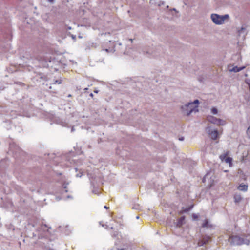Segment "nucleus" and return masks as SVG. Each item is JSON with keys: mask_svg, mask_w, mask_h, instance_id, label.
Segmentation results:
<instances>
[{"mask_svg": "<svg viewBox=\"0 0 250 250\" xmlns=\"http://www.w3.org/2000/svg\"><path fill=\"white\" fill-rule=\"evenodd\" d=\"M234 198H235V202H238L241 200L240 197H238V198L236 197H235Z\"/></svg>", "mask_w": 250, "mask_h": 250, "instance_id": "obj_21", "label": "nucleus"}, {"mask_svg": "<svg viewBox=\"0 0 250 250\" xmlns=\"http://www.w3.org/2000/svg\"><path fill=\"white\" fill-rule=\"evenodd\" d=\"M105 51L107 52H109V50L108 49H105Z\"/></svg>", "mask_w": 250, "mask_h": 250, "instance_id": "obj_32", "label": "nucleus"}, {"mask_svg": "<svg viewBox=\"0 0 250 250\" xmlns=\"http://www.w3.org/2000/svg\"><path fill=\"white\" fill-rule=\"evenodd\" d=\"M84 90L85 91H86V90H88V88H84Z\"/></svg>", "mask_w": 250, "mask_h": 250, "instance_id": "obj_33", "label": "nucleus"}, {"mask_svg": "<svg viewBox=\"0 0 250 250\" xmlns=\"http://www.w3.org/2000/svg\"><path fill=\"white\" fill-rule=\"evenodd\" d=\"M94 93H97L98 92V90H94Z\"/></svg>", "mask_w": 250, "mask_h": 250, "instance_id": "obj_29", "label": "nucleus"}, {"mask_svg": "<svg viewBox=\"0 0 250 250\" xmlns=\"http://www.w3.org/2000/svg\"><path fill=\"white\" fill-rule=\"evenodd\" d=\"M118 232L117 231H115L112 234V236L113 237H116L118 236Z\"/></svg>", "mask_w": 250, "mask_h": 250, "instance_id": "obj_18", "label": "nucleus"}, {"mask_svg": "<svg viewBox=\"0 0 250 250\" xmlns=\"http://www.w3.org/2000/svg\"><path fill=\"white\" fill-rule=\"evenodd\" d=\"M211 113L213 115H216L218 113V110L215 107H212L211 109Z\"/></svg>", "mask_w": 250, "mask_h": 250, "instance_id": "obj_14", "label": "nucleus"}, {"mask_svg": "<svg viewBox=\"0 0 250 250\" xmlns=\"http://www.w3.org/2000/svg\"><path fill=\"white\" fill-rule=\"evenodd\" d=\"M207 120L210 123L213 124L217 125L218 118H216V117L210 115L208 116Z\"/></svg>", "mask_w": 250, "mask_h": 250, "instance_id": "obj_5", "label": "nucleus"}, {"mask_svg": "<svg viewBox=\"0 0 250 250\" xmlns=\"http://www.w3.org/2000/svg\"><path fill=\"white\" fill-rule=\"evenodd\" d=\"M143 52L145 54L147 55H151L153 53V51L150 47L145 48L144 49Z\"/></svg>", "mask_w": 250, "mask_h": 250, "instance_id": "obj_8", "label": "nucleus"}, {"mask_svg": "<svg viewBox=\"0 0 250 250\" xmlns=\"http://www.w3.org/2000/svg\"><path fill=\"white\" fill-rule=\"evenodd\" d=\"M136 219H138L139 218V217L138 216H137L136 217Z\"/></svg>", "mask_w": 250, "mask_h": 250, "instance_id": "obj_34", "label": "nucleus"}, {"mask_svg": "<svg viewBox=\"0 0 250 250\" xmlns=\"http://www.w3.org/2000/svg\"><path fill=\"white\" fill-rule=\"evenodd\" d=\"M110 229H113V228L112 227H110Z\"/></svg>", "mask_w": 250, "mask_h": 250, "instance_id": "obj_36", "label": "nucleus"}, {"mask_svg": "<svg viewBox=\"0 0 250 250\" xmlns=\"http://www.w3.org/2000/svg\"><path fill=\"white\" fill-rule=\"evenodd\" d=\"M226 124V122L222 119H218L217 125H224Z\"/></svg>", "mask_w": 250, "mask_h": 250, "instance_id": "obj_11", "label": "nucleus"}, {"mask_svg": "<svg viewBox=\"0 0 250 250\" xmlns=\"http://www.w3.org/2000/svg\"><path fill=\"white\" fill-rule=\"evenodd\" d=\"M206 131L213 140H215L217 139L218 136V131L217 130H212L210 127H208L206 128Z\"/></svg>", "mask_w": 250, "mask_h": 250, "instance_id": "obj_4", "label": "nucleus"}, {"mask_svg": "<svg viewBox=\"0 0 250 250\" xmlns=\"http://www.w3.org/2000/svg\"><path fill=\"white\" fill-rule=\"evenodd\" d=\"M111 51H113V52H114V51H115V50L111 49Z\"/></svg>", "mask_w": 250, "mask_h": 250, "instance_id": "obj_35", "label": "nucleus"}, {"mask_svg": "<svg viewBox=\"0 0 250 250\" xmlns=\"http://www.w3.org/2000/svg\"><path fill=\"white\" fill-rule=\"evenodd\" d=\"M104 208H105V209H108L109 208H108V207H107L106 206H105L104 207Z\"/></svg>", "mask_w": 250, "mask_h": 250, "instance_id": "obj_30", "label": "nucleus"}, {"mask_svg": "<svg viewBox=\"0 0 250 250\" xmlns=\"http://www.w3.org/2000/svg\"><path fill=\"white\" fill-rule=\"evenodd\" d=\"M229 241L232 245H249L250 241L238 236H232L229 238Z\"/></svg>", "mask_w": 250, "mask_h": 250, "instance_id": "obj_2", "label": "nucleus"}, {"mask_svg": "<svg viewBox=\"0 0 250 250\" xmlns=\"http://www.w3.org/2000/svg\"><path fill=\"white\" fill-rule=\"evenodd\" d=\"M183 113L187 116L190 115L192 113H196L198 111L197 106L191 105V103H188L181 107Z\"/></svg>", "mask_w": 250, "mask_h": 250, "instance_id": "obj_1", "label": "nucleus"}, {"mask_svg": "<svg viewBox=\"0 0 250 250\" xmlns=\"http://www.w3.org/2000/svg\"><path fill=\"white\" fill-rule=\"evenodd\" d=\"M232 159L230 157H227L225 159V162L227 163V164H229V166L231 167L232 165Z\"/></svg>", "mask_w": 250, "mask_h": 250, "instance_id": "obj_10", "label": "nucleus"}, {"mask_svg": "<svg viewBox=\"0 0 250 250\" xmlns=\"http://www.w3.org/2000/svg\"><path fill=\"white\" fill-rule=\"evenodd\" d=\"M204 244H206V242H204V243H202L201 244H200V246H202Z\"/></svg>", "mask_w": 250, "mask_h": 250, "instance_id": "obj_31", "label": "nucleus"}, {"mask_svg": "<svg viewBox=\"0 0 250 250\" xmlns=\"http://www.w3.org/2000/svg\"><path fill=\"white\" fill-rule=\"evenodd\" d=\"M244 68V67H238L237 66H235L233 67L231 69H230L229 71L230 72H238L242 70Z\"/></svg>", "mask_w": 250, "mask_h": 250, "instance_id": "obj_9", "label": "nucleus"}, {"mask_svg": "<svg viewBox=\"0 0 250 250\" xmlns=\"http://www.w3.org/2000/svg\"><path fill=\"white\" fill-rule=\"evenodd\" d=\"M192 217H193L194 220H196V219H197L198 218V215H197L196 214H192Z\"/></svg>", "mask_w": 250, "mask_h": 250, "instance_id": "obj_19", "label": "nucleus"}, {"mask_svg": "<svg viewBox=\"0 0 250 250\" xmlns=\"http://www.w3.org/2000/svg\"><path fill=\"white\" fill-rule=\"evenodd\" d=\"M245 30V28L244 27H242L241 29L238 31L239 34H241L242 32V31Z\"/></svg>", "mask_w": 250, "mask_h": 250, "instance_id": "obj_20", "label": "nucleus"}, {"mask_svg": "<svg viewBox=\"0 0 250 250\" xmlns=\"http://www.w3.org/2000/svg\"><path fill=\"white\" fill-rule=\"evenodd\" d=\"M229 15L225 14L224 15H219L217 14H212L211 19L214 23L217 25H221L224 23L226 19L229 18Z\"/></svg>", "mask_w": 250, "mask_h": 250, "instance_id": "obj_3", "label": "nucleus"}, {"mask_svg": "<svg viewBox=\"0 0 250 250\" xmlns=\"http://www.w3.org/2000/svg\"><path fill=\"white\" fill-rule=\"evenodd\" d=\"M185 219L184 216L180 217L177 222L176 226L178 227H181L184 223Z\"/></svg>", "mask_w": 250, "mask_h": 250, "instance_id": "obj_7", "label": "nucleus"}, {"mask_svg": "<svg viewBox=\"0 0 250 250\" xmlns=\"http://www.w3.org/2000/svg\"><path fill=\"white\" fill-rule=\"evenodd\" d=\"M247 134L249 138H250V126L248 128L247 130Z\"/></svg>", "mask_w": 250, "mask_h": 250, "instance_id": "obj_16", "label": "nucleus"}, {"mask_svg": "<svg viewBox=\"0 0 250 250\" xmlns=\"http://www.w3.org/2000/svg\"><path fill=\"white\" fill-rule=\"evenodd\" d=\"M245 82L249 85V90L250 91V80L247 79L246 80Z\"/></svg>", "mask_w": 250, "mask_h": 250, "instance_id": "obj_17", "label": "nucleus"}, {"mask_svg": "<svg viewBox=\"0 0 250 250\" xmlns=\"http://www.w3.org/2000/svg\"><path fill=\"white\" fill-rule=\"evenodd\" d=\"M248 187L247 185L240 184L237 188L240 191L246 192L248 190Z\"/></svg>", "mask_w": 250, "mask_h": 250, "instance_id": "obj_6", "label": "nucleus"}, {"mask_svg": "<svg viewBox=\"0 0 250 250\" xmlns=\"http://www.w3.org/2000/svg\"><path fill=\"white\" fill-rule=\"evenodd\" d=\"M207 176H208V175H206V176L203 178V180H202L203 182H205V179L207 177Z\"/></svg>", "mask_w": 250, "mask_h": 250, "instance_id": "obj_26", "label": "nucleus"}, {"mask_svg": "<svg viewBox=\"0 0 250 250\" xmlns=\"http://www.w3.org/2000/svg\"><path fill=\"white\" fill-rule=\"evenodd\" d=\"M228 155V152H227L225 154H223L222 155H221L219 156L220 159L222 161H224L225 159L226 158V156Z\"/></svg>", "mask_w": 250, "mask_h": 250, "instance_id": "obj_13", "label": "nucleus"}, {"mask_svg": "<svg viewBox=\"0 0 250 250\" xmlns=\"http://www.w3.org/2000/svg\"><path fill=\"white\" fill-rule=\"evenodd\" d=\"M208 225V221L207 220H205L203 224H202L203 227H207Z\"/></svg>", "mask_w": 250, "mask_h": 250, "instance_id": "obj_15", "label": "nucleus"}, {"mask_svg": "<svg viewBox=\"0 0 250 250\" xmlns=\"http://www.w3.org/2000/svg\"><path fill=\"white\" fill-rule=\"evenodd\" d=\"M184 139V138L183 137H180L179 138V140H180V141H183Z\"/></svg>", "mask_w": 250, "mask_h": 250, "instance_id": "obj_27", "label": "nucleus"}, {"mask_svg": "<svg viewBox=\"0 0 250 250\" xmlns=\"http://www.w3.org/2000/svg\"><path fill=\"white\" fill-rule=\"evenodd\" d=\"M82 174H82V173H80L77 174L76 175V176L77 177H82Z\"/></svg>", "mask_w": 250, "mask_h": 250, "instance_id": "obj_22", "label": "nucleus"}, {"mask_svg": "<svg viewBox=\"0 0 250 250\" xmlns=\"http://www.w3.org/2000/svg\"><path fill=\"white\" fill-rule=\"evenodd\" d=\"M90 95V97H93V94L92 93H91L90 94V95Z\"/></svg>", "mask_w": 250, "mask_h": 250, "instance_id": "obj_28", "label": "nucleus"}, {"mask_svg": "<svg viewBox=\"0 0 250 250\" xmlns=\"http://www.w3.org/2000/svg\"><path fill=\"white\" fill-rule=\"evenodd\" d=\"M47 1L50 3H53L55 1L54 0H47Z\"/></svg>", "mask_w": 250, "mask_h": 250, "instance_id": "obj_23", "label": "nucleus"}, {"mask_svg": "<svg viewBox=\"0 0 250 250\" xmlns=\"http://www.w3.org/2000/svg\"><path fill=\"white\" fill-rule=\"evenodd\" d=\"M75 170H76V171H77V168H75Z\"/></svg>", "mask_w": 250, "mask_h": 250, "instance_id": "obj_37", "label": "nucleus"}, {"mask_svg": "<svg viewBox=\"0 0 250 250\" xmlns=\"http://www.w3.org/2000/svg\"><path fill=\"white\" fill-rule=\"evenodd\" d=\"M59 83V84H60V83H62V82H61V81H59V80H56V81H55V83Z\"/></svg>", "mask_w": 250, "mask_h": 250, "instance_id": "obj_24", "label": "nucleus"}, {"mask_svg": "<svg viewBox=\"0 0 250 250\" xmlns=\"http://www.w3.org/2000/svg\"><path fill=\"white\" fill-rule=\"evenodd\" d=\"M190 103H191V105L194 106H197V108H198V104H199V101L198 100H195L194 102Z\"/></svg>", "mask_w": 250, "mask_h": 250, "instance_id": "obj_12", "label": "nucleus"}, {"mask_svg": "<svg viewBox=\"0 0 250 250\" xmlns=\"http://www.w3.org/2000/svg\"><path fill=\"white\" fill-rule=\"evenodd\" d=\"M68 184H69V183H66V184H65V183H64V184H63L64 188H66L67 186V185H68Z\"/></svg>", "mask_w": 250, "mask_h": 250, "instance_id": "obj_25", "label": "nucleus"}]
</instances>
